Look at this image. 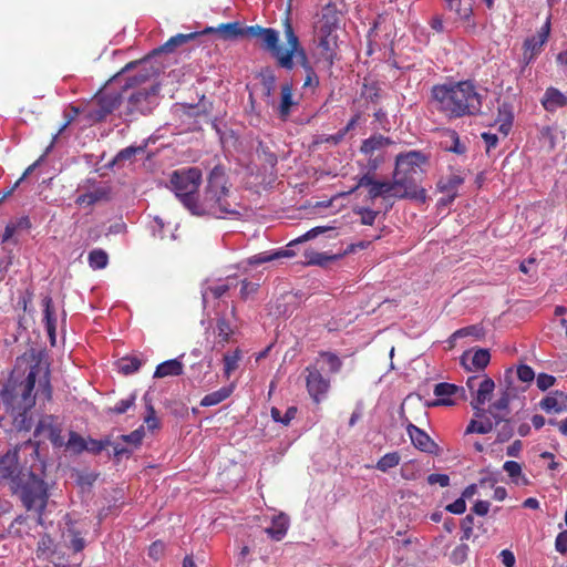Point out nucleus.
<instances>
[{
  "label": "nucleus",
  "instance_id": "1",
  "mask_svg": "<svg viewBox=\"0 0 567 567\" xmlns=\"http://www.w3.org/2000/svg\"><path fill=\"white\" fill-rule=\"evenodd\" d=\"M430 102L449 120L481 114L483 96L470 80L435 84L431 89Z\"/></svg>",
  "mask_w": 567,
  "mask_h": 567
},
{
  "label": "nucleus",
  "instance_id": "2",
  "mask_svg": "<svg viewBox=\"0 0 567 567\" xmlns=\"http://www.w3.org/2000/svg\"><path fill=\"white\" fill-rule=\"evenodd\" d=\"M229 197L226 172L223 166L217 165L210 171L204 193L200 197L197 195L190 214L216 218L239 214L238 205L230 202Z\"/></svg>",
  "mask_w": 567,
  "mask_h": 567
},
{
  "label": "nucleus",
  "instance_id": "3",
  "mask_svg": "<svg viewBox=\"0 0 567 567\" xmlns=\"http://www.w3.org/2000/svg\"><path fill=\"white\" fill-rule=\"evenodd\" d=\"M31 360L32 363L27 375H24V372H20V367L28 361L27 354L17 358L14 369L0 390V399L4 408L17 406L18 404L34 408L35 394L33 392L37 378L41 371V360H35L34 353L31 354Z\"/></svg>",
  "mask_w": 567,
  "mask_h": 567
},
{
  "label": "nucleus",
  "instance_id": "4",
  "mask_svg": "<svg viewBox=\"0 0 567 567\" xmlns=\"http://www.w3.org/2000/svg\"><path fill=\"white\" fill-rule=\"evenodd\" d=\"M425 162L426 157L417 151L396 156L392 181L396 188V198H410L421 203L426 200V190L419 185L422 174L421 166Z\"/></svg>",
  "mask_w": 567,
  "mask_h": 567
},
{
  "label": "nucleus",
  "instance_id": "5",
  "mask_svg": "<svg viewBox=\"0 0 567 567\" xmlns=\"http://www.w3.org/2000/svg\"><path fill=\"white\" fill-rule=\"evenodd\" d=\"M10 489L18 496L28 511H34L41 516L48 505V484L32 470L24 468L10 483Z\"/></svg>",
  "mask_w": 567,
  "mask_h": 567
},
{
  "label": "nucleus",
  "instance_id": "6",
  "mask_svg": "<svg viewBox=\"0 0 567 567\" xmlns=\"http://www.w3.org/2000/svg\"><path fill=\"white\" fill-rule=\"evenodd\" d=\"M172 188L186 209L192 210L202 183V172L197 167L174 171L171 175Z\"/></svg>",
  "mask_w": 567,
  "mask_h": 567
},
{
  "label": "nucleus",
  "instance_id": "7",
  "mask_svg": "<svg viewBox=\"0 0 567 567\" xmlns=\"http://www.w3.org/2000/svg\"><path fill=\"white\" fill-rule=\"evenodd\" d=\"M158 84H152L148 89L137 90L127 96L126 115H146L152 113L158 103Z\"/></svg>",
  "mask_w": 567,
  "mask_h": 567
},
{
  "label": "nucleus",
  "instance_id": "8",
  "mask_svg": "<svg viewBox=\"0 0 567 567\" xmlns=\"http://www.w3.org/2000/svg\"><path fill=\"white\" fill-rule=\"evenodd\" d=\"M138 69L137 73L127 78L125 84L123 85V91H128L130 89L136 87L146 81L151 80L152 78H155L159 74V68L154 66L152 64V55H147L143 60L140 61H132L127 63L115 76L114 79H117L123 73L133 70Z\"/></svg>",
  "mask_w": 567,
  "mask_h": 567
},
{
  "label": "nucleus",
  "instance_id": "9",
  "mask_svg": "<svg viewBox=\"0 0 567 567\" xmlns=\"http://www.w3.org/2000/svg\"><path fill=\"white\" fill-rule=\"evenodd\" d=\"M248 38L257 39L261 49L268 51L279 65V58L282 56V48L279 45V33L272 28H264L258 24L247 27Z\"/></svg>",
  "mask_w": 567,
  "mask_h": 567
},
{
  "label": "nucleus",
  "instance_id": "10",
  "mask_svg": "<svg viewBox=\"0 0 567 567\" xmlns=\"http://www.w3.org/2000/svg\"><path fill=\"white\" fill-rule=\"evenodd\" d=\"M127 91L111 92L106 91L96 95V106L89 111L87 117L93 122H102L105 117L116 110L123 100V94Z\"/></svg>",
  "mask_w": 567,
  "mask_h": 567
},
{
  "label": "nucleus",
  "instance_id": "11",
  "mask_svg": "<svg viewBox=\"0 0 567 567\" xmlns=\"http://www.w3.org/2000/svg\"><path fill=\"white\" fill-rule=\"evenodd\" d=\"M306 386L310 398L320 403L327 395L330 388V380L324 378L316 365L307 367Z\"/></svg>",
  "mask_w": 567,
  "mask_h": 567
},
{
  "label": "nucleus",
  "instance_id": "12",
  "mask_svg": "<svg viewBox=\"0 0 567 567\" xmlns=\"http://www.w3.org/2000/svg\"><path fill=\"white\" fill-rule=\"evenodd\" d=\"M406 433L411 440L412 445L429 455L439 456L442 452L437 443H435L431 436L421 427L415 424L408 422Z\"/></svg>",
  "mask_w": 567,
  "mask_h": 567
},
{
  "label": "nucleus",
  "instance_id": "13",
  "mask_svg": "<svg viewBox=\"0 0 567 567\" xmlns=\"http://www.w3.org/2000/svg\"><path fill=\"white\" fill-rule=\"evenodd\" d=\"M433 393L436 396L435 400L424 402L427 408L435 406H453L455 401L452 399L453 395L461 394L465 398V390L463 386H458L454 383L440 382L434 385Z\"/></svg>",
  "mask_w": 567,
  "mask_h": 567
},
{
  "label": "nucleus",
  "instance_id": "14",
  "mask_svg": "<svg viewBox=\"0 0 567 567\" xmlns=\"http://www.w3.org/2000/svg\"><path fill=\"white\" fill-rule=\"evenodd\" d=\"M360 187L369 188V198L375 199L380 196H393L395 197L396 188L393 182H379L373 178V176L369 173L362 175L359 179L354 188L350 190L353 193Z\"/></svg>",
  "mask_w": 567,
  "mask_h": 567
},
{
  "label": "nucleus",
  "instance_id": "15",
  "mask_svg": "<svg viewBox=\"0 0 567 567\" xmlns=\"http://www.w3.org/2000/svg\"><path fill=\"white\" fill-rule=\"evenodd\" d=\"M31 221L28 216L11 219L2 235V243L20 245L30 235Z\"/></svg>",
  "mask_w": 567,
  "mask_h": 567
},
{
  "label": "nucleus",
  "instance_id": "16",
  "mask_svg": "<svg viewBox=\"0 0 567 567\" xmlns=\"http://www.w3.org/2000/svg\"><path fill=\"white\" fill-rule=\"evenodd\" d=\"M284 33L287 40V49H282V56L279 58V66L286 70H292L295 66L293 55L296 54V50L301 45L289 18L284 22Z\"/></svg>",
  "mask_w": 567,
  "mask_h": 567
},
{
  "label": "nucleus",
  "instance_id": "17",
  "mask_svg": "<svg viewBox=\"0 0 567 567\" xmlns=\"http://www.w3.org/2000/svg\"><path fill=\"white\" fill-rule=\"evenodd\" d=\"M24 468L19 465V450H8L3 455L0 456V482L8 481L12 483V480L22 472Z\"/></svg>",
  "mask_w": 567,
  "mask_h": 567
},
{
  "label": "nucleus",
  "instance_id": "18",
  "mask_svg": "<svg viewBox=\"0 0 567 567\" xmlns=\"http://www.w3.org/2000/svg\"><path fill=\"white\" fill-rule=\"evenodd\" d=\"M247 27H243L240 22H228V23H220L218 27H207L203 31H200V34H208V33H217L220 39L223 40H235L238 38H248V33L246 32Z\"/></svg>",
  "mask_w": 567,
  "mask_h": 567
},
{
  "label": "nucleus",
  "instance_id": "19",
  "mask_svg": "<svg viewBox=\"0 0 567 567\" xmlns=\"http://www.w3.org/2000/svg\"><path fill=\"white\" fill-rule=\"evenodd\" d=\"M33 408H27L25 404H18L17 406L6 408V411L11 414L13 421L12 425L18 432H29L33 426L32 411Z\"/></svg>",
  "mask_w": 567,
  "mask_h": 567
},
{
  "label": "nucleus",
  "instance_id": "20",
  "mask_svg": "<svg viewBox=\"0 0 567 567\" xmlns=\"http://www.w3.org/2000/svg\"><path fill=\"white\" fill-rule=\"evenodd\" d=\"M318 49L320 60L331 68L337 56V38L332 33H323L318 41Z\"/></svg>",
  "mask_w": 567,
  "mask_h": 567
},
{
  "label": "nucleus",
  "instance_id": "21",
  "mask_svg": "<svg viewBox=\"0 0 567 567\" xmlns=\"http://www.w3.org/2000/svg\"><path fill=\"white\" fill-rule=\"evenodd\" d=\"M339 22L340 12L337 9V6L332 2L323 6L319 19L320 31L322 33H332V31L338 28Z\"/></svg>",
  "mask_w": 567,
  "mask_h": 567
},
{
  "label": "nucleus",
  "instance_id": "22",
  "mask_svg": "<svg viewBox=\"0 0 567 567\" xmlns=\"http://www.w3.org/2000/svg\"><path fill=\"white\" fill-rule=\"evenodd\" d=\"M83 532L78 529L72 520L66 523V528L62 534L65 540V546L74 554L81 553L85 546L86 540L83 537Z\"/></svg>",
  "mask_w": 567,
  "mask_h": 567
},
{
  "label": "nucleus",
  "instance_id": "23",
  "mask_svg": "<svg viewBox=\"0 0 567 567\" xmlns=\"http://www.w3.org/2000/svg\"><path fill=\"white\" fill-rule=\"evenodd\" d=\"M112 198V187L107 184L96 186L94 189L80 195L76 198L79 205H94L101 202H109Z\"/></svg>",
  "mask_w": 567,
  "mask_h": 567
},
{
  "label": "nucleus",
  "instance_id": "24",
  "mask_svg": "<svg viewBox=\"0 0 567 567\" xmlns=\"http://www.w3.org/2000/svg\"><path fill=\"white\" fill-rule=\"evenodd\" d=\"M299 104L298 101L293 99L292 93V84L285 83L280 87V103L278 105V115L282 121L288 120L292 112V107Z\"/></svg>",
  "mask_w": 567,
  "mask_h": 567
},
{
  "label": "nucleus",
  "instance_id": "25",
  "mask_svg": "<svg viewBox=\"0 0 567 567\" xmlns=\"http://www.w3.org/2000/svg\"><path fill=\"white\" fill-rule=\"evenodd\" d=\"M182 357L169 359L166 361L161 362L155 368L153 378L154 379H162L165 377H179L184 373V364L182 362Z\"/></svg>",
  "mask_w": 567,
  "mask_h": 567
},
{
  "label": "nucleus",
  "instance_id": "26",
  "mask_svg": "<svg viewBox=\"0 0 567 567\" xmlns=\"http://www.w3.org/2000/svg\"><path fill=\"white\" fill-rule=\"evenodd\" d=\"M463 183H464V178L461 175L456 174V173H451L447 176L442 177L439 181V183H437V188L442 193H446L447 194V199L446 200L442 199V202L444 204L453 202L454 198L456 197L457 188Z\"/></svg>",
  "mask_w": 567,
  "mask_h": 567
},
{
  "label": "nucleus",
  "instance_id": "27",
  "mask_svg": "<svg viewBox=\"0 0 567 567\" xmlns=\"http://www.w3.org/2000/svg\"><path fill=\"white\" fill-rule=\"evenodd\" d=\"M542 104L546 111L555 112L567 106V95L556 87H548L542 99Z\"/></svg>",
  "mask_w": 567,
  "mask_h": 567
},
{
  "label": "nucleus",
  "instance_id": "28",
  "mask_svg": "<svg viewBox=\"0 0 567 567\" xmlns=\"http://www.w3.org/2000/svg\"><path fill=\"white\" fill-rule=\"evenodd\" d=\"M200 32H190V33H178L174 37H171L163 45H161L158 49H155L153 51V55L157 53H172L175 51L176 48L189 42L190 40H194L198 38Z\"/></svg>",
  "mask_w": 567,
  "mask_h": 567
},
{
  "label": "nucleus",
  "instance_id": "29",
  "mask_svg": "<svg viewBox=\"0 0 567 567\" xmlns=\"http://www.w3.org/2000/svg\"><path fill=\"white\" fill-rule=\"evenodd\" d=\"M230 288L231 286L229 284L223 282L221 280L215 285H208L207 280L203 282L200 293L204 309L207 307L209 295H212L214 299H220Z\"/></svg>",
  "mask_w": 567,
  "mask_h": 567
},
{
  "label": "nucleus",
  "instance_id": "30",
  "mask_svg": "<svg viewBox=\"0 0 567 567\" xmlns=\"http://www.w3.org/2000/svg\"><path fill=\"white\" fill-rule=\"evenodd\" d=\"M289 528V518L286 514H280L272 518L271 525L266 528L267 535L276 542L281 540Z\"/></svg>",
  "mask_w": 567,
  "mask_h": 567
},
{
  "label": "nucleus",
  "instance_id": "31",
  "mask_svg": "<svg viewBox=\"0 0 567 567\" xmlns=\"http://www.w3.org/2000/svg\"><path fill=\"white\" fill-rule=\"evenodd\" d=\"M546 43L544 39H540L537 35L527 38L523 44V61L525 65L529 64L536 55H538L543 49V45Z\"/></svg>",
  "mask_w": 567,
  "mask_h": 567
},
{
  "label": "nucleus",
  "instance_id": "32",
  "mask_svg": "<svg viewBox=\"0 0 567 567\" xmlns=\"http://www.w3.org/2000/svg\"><path fill=\"white\" fill-rule=\"evenodd\" d=\"M234 389H235V385L230 384V385L223 386V388L218 389L217 391L206 394L200 400V406L208 408V406H214V405L219 404L220 402L225 401L226 399H228L231 395V393L234 392Z\"/></svg>",
  "mask_w": 567,
  "mask_h": 567
},
{
  "label": "nucleus",
  "instance_id": "33",
  "mask_svg": "<svg viewBox=\"0 0 567 567\" xmlns=\"http://www.w3.org/2000/svg\"><path fill=\"white\" fill-rule=\"evenodd\" d=\"M43 431L48 432V437L55 447H61L64 444L61 435V429L52 423L40 421L34 429V436L40 435Z\"/></svg>",
  "mask_w": 567,
  "mask_h": 567
},
{
  "label": "nucleus",
  "instance_id": "34",
  "mask_svg": "<svg viewBox=\"0 0 567 567\" xmlns=\"http://www.w3.org/2000/svg\"><path fill=\"white\" fill-rule=\"evenodd\" d=\"M56 554L58 546L51 535L47 533L41 535L37 546V556L39 558L49 559L53 558Z\"/></svg>",
  "mask_w": 567,
  "mask_h": 567
},
{
  "label": "nucleus",
  "instance_id": "35",
  "mask_svg": "<svg viewBox=\"0 0 567 567\" xmlns=\"http://www.w3.org/2000/svg\"><path fill=\"white\" fill-rule=\"evenodd\" d=\"M143 365V361L137 357H123L115 362L116 370L123 375L136 373Z\"/></svg>",
  "mask_w": 567,
  "mask_h": 567
},
{
  "label": "nucleus",
  "instance_id": "36",
  "mask_svg": "<svg viewBox=\"0 0 567 567\" xmlns=\"http://www.w3.org/2000/svg\"><path fill=\"white\" fill-rule=\"evenodd\" d=\"M494 389V380L487 375H484L483 380L478 382V388L473 400H476V403H486L491 399Z\"/></svg>",
  "mask_w": 567,
  "mask_h": 567
},
{
  "label": "nucleus",
  "instance_id": "37",
  "mask_svg": "<svg viewBox=\"0 0 567 567\" xmlns=\"http://www.w3.org/2000/svg\"><path fill=\"white\" fill-rule=\"evenodd\" d=\"M42 307H43V326L44 328H50L53 330V327H56V313L53 305V300L50 295H45L42 298Z\"/></svg>",
  "mask_w": 567,
  "mask_h": 567
},
{
  "label": "nucleus",
  "instance_id": "38",
  "mask_svg": "<svg viewBox=\"0 0 567 567\" xmlns=\"http://www.w3.org/2000/svg\"><path fill=\"white\" fill-rule=\"evenodd\" d=\"M391 143L392 141L389 137L381 134L372 135L362 142L360 150L363 154H372L374 151L388 146Z\"/></svg>",
  "mask_w": 567,
  "mask_h": 567
},
{
  "label": "nucleus",
  "instance_id": "39",
  "mask_svg": "<svg viewBox=\"0 0 567 567\" xmlns=\"http://www.w3.org/2000/svg\"><path fill=\"white\" fill-rule=\"evenodd\" d=\"M447 9L454 11L457 18L462 21H467L473 14L471 2L463 3V0H444Z\"/></svg>",
  "mask_w": 567,
  "mask_h": 567
},
{
  "label": "nucleus",
  "instance_id": "40",
  "mask_svg": "<svg viewBox=\"0 0 567 567\" xmlns=\"http://www.w3.org/2000/svg\"><path fill=\"white\" fill-rule=\"evenodd\" d=\"M353 250H342L341 252L328 255L326 252L319 254H312L308 256V264L309 265H317L320 267H327L331 261L339 260L343 258L348 252H352Z\"/></svg>",
  "mask_w": 567,
  "mask_h": 567
},
{
  "label": "nucleus",
  "instance_id": "41",
  "mask_svg": "<svg viewBox=\"0 0 567 567\" xmlns=\"http://www.w3.org/2000/svg\"><path fill=\"white\" fill-rule=\"evenodd\" d=\"M494 429V423L491 417H485L481 421L472 419L465 429V435L477 433L487 434Z\"/></svg>",
  "mask_w": 567,
  "mask_h": 567
},
{
  "label": "nucleus",
  "instance_id": "42",
  "mask_svg": "<svg viewBox=\"0 0 567 567\" xmlns=\"http://www.w3.org/2000/svg\"><path fill=\"white\" fill-rule=\"evenodd\" d=\"M320 359L323 363L321 369L327 367L328 372L338 373L342 368V360L333 352L322 351L320 352Z\"/></svg>",
  "mask_w": 567,
  "mask_h": 567
},
{
  "label": "nucleus",
  "instance_id": "43",
  "mask_svg": "<svg viewBox=\"0 0 567 567\" xmlns=\"http://www.w3.org/2000/svg\"><path fill=\"white\" fill-rule=\"evenodd\" d=\"M144 436L145 427L144 425H140L136 430L132 431L131 433L120 435L118 439L122 442L126 443L127 446H132L138 450L143 443Z\"/></svg>",
  "mask_w": 567,
  "mask_h": 567
},
{
  "label": "nucleus",
  "instance_id": "44",
  "mask_svg": "<svg viewBox=\"0 0 567 567\" xmlns=\"http://www.w3.org/2000/svg\"><path fill=\"white\" fill-rule=\"evenodd\" d=\"M297 411V406L291 405L286 410L285 414L281 415L280 410L276 406H272L270 410V415L276 423L288 426L290 422L296 417Z\"/></svg>",
  "mask_w": 567,
  "mask_h": 567
},
{
  "label": "nucleus",
  "instance_id": "45",
  "mask_svg": "<svg viewBox=\"0 0 567 567\" xmlns=\"http://www.w3.org/2000/svg\"><path fill=\"white\" fill-rule=\"evenodd\" d=\"M296 256L295 250H276L272 255H257L249 259L250 265H260L279 258H292Z\"/></svg>",
  "mask_w": 567,
  "mask_h": 567
},
{
  "label": "nucleus",
  "instance_id": "46",
  "mask_svg": "<svg viewBox=\"0 0 567 567\" xmlns=\"http://www.w3.org/2000/svg\"><path fill=\"white\" fill-rule=\"evenodd\" d=\"M485 328L482 324L477 323L454 331L453 338L474 337L475 339L481 340L485 337Z\"/></svg>",
  "mask_w": 567,
  "mask_h": 567
},
{
  "label": "nucleus",
  "instance_id": "47",
  "mask_svg": "<svg viewBox=\"0 0 567 567\" xmlns=\"http://www.w3.org/2000/svg\"><path fill=\"white\" fill-rule=\"evenodd\" d=\"M87 261L93 270H100L107 266L109 255L106 250H90Z\"/></svg>",
  "mask_w": 567,
  "mask_h": 567
},
{
  "label": "nucleus",
  "instance_id": "48",
  "mask_svg": "<svg viewBox=\"0 0 567 567\" xmlns=\"http://www.w3.org/2000/svg\"><path fill=\"white\" fill-rule=\"evenodd\" d=\"M538 406L546 413H551V412L561 413V412L567 411L566 404H560L558 402V399L553 396L551 394L543 398L539 401Z\"/></svg>",
  "mask_w": 567,
  "mask_h": 567
},
{
  "label": "nucleus",
  "instance_id": "49",
  "mask_svg": "<svg viewBox=\"0 0 567 567\" xmlns=\"http://www.w3.org/2000/svg\"><path fill=\"white\" fill-rule=\"evenodd\" d=\"M241 359V351L236 349L234 352L224 354V375L228 379L233 371L238 368V362Z\"/></svg>",
  "mask_w": 567,
  "mask_h": 567
},
{
  "label": "nucleus",
  "instance_id": "50",
  "mask_svg": "<svg viewBox=\"0 0 567 567\" xmlns=\"http://www.w3.org/2000/svg\"><path fill=\"white\" fill-rule=\"evenodd\" d=\"M400 454L399 452H389L386 454H384L378 462H377V465H375V468L385 473L388 472L390 468H393L395 466L399 465L400 463Z\"/></svg>",
  "mask_w": 567,
  "mask_h": 567
},
{
  "label": "nucleus",
  "instance_id": "51",
  "mask_svg": "<svg viewBox=\"0 0 567 567\" xmlns=\"http://www.w3.org/2000/svg\"><path fill=\"white\" fill-rule=\"evenodd\" d=\"M470 554V547L467 544L462 542L460 545H457L450 554L449 560L452 565L460 566L464 564Z\"/></svg>",
  "mask_w": 567,
  "mask_h": 567
},
{
  "label": "nucleus",
  "instance_id": "52",
  "mask_svg": "<svg viewBox=\"0 0 567 567\" xmlns=\"http://www.w3.org/2000/svg\"><path fill=\"white\" fill-rule=\"evenodd\" d=\"M37 393H40L48 401L52 399L51 373L49 367L45 368L43 375L39 379Z\"/></svg>",
  "mask_w": 567,
  "mask_h": 567
},
{
  "label": "nucleus",
  "instance_id": "53",
  "mask_svg": "<svg viewBox=\"0 0 567 567\" xmlns=\"http://www.w3.org/2000/svg\"><path fill=\"white\" fill-rule=\"evenodd\" d=\"M111 444H113V442L111 441V436H105L101 440H96V439H92V437H89V441H86V447L85 451L93 454V455H97L100 454L106 446H110Z\"/></svg>",
  "mask_w": 567,
  "mask_h": 567
},
{
  "label": "nucleus",
  "instance_id": "54",
  "mask_svg": "<svg viewBox=\"0 0 567 567\" xmlns=\"http://www.w3.org/2000/svg\"><path fill=\"white\" fill-rule=\"evenodd\" d=\"M34 298V291L31 287L24 289L18 298V307H20L24 312L33 313L34 309L32 307V301Z\"/></svg>",
  "mask_w": 567,
  "mask_h": 567
},
{
  "label": "nucleus",
  "instance_id": "55",
  "mask_svg": "<svg viewBox=\"0 0 567 567\" xmlns=\"http://www.w3.org/2000/svg\"><path fill=\"white\" fill-rule=\"evenodd\" d=\"M137 398L136 391H133L128 398L120 400L113 408L110 409L111 413L124 414L128 409L135 405Z\"/></svg>",
  "mask_w": 567,
  "mask_h": 567
},
{
  "label": "nucleus",
  "instance_id": "56",
  "mask_svg": "<svg viewBox=\"0 0 567 567\" xmlns=\"http://www.w3.org/2000/svg\"><path fill=\"white\" fill-rule=\"evenodd\" d=\"M514 435V424L513 419L506 420L497 431L495 443H505L508 442Z\"/></svg>",
  "mask_w": 567,
  "mask_h": 567
},
{
  "label": "nucleus",
  "instance_id": "57",
  "mask_svg": "<svg viewBox=\"0 0 567 567\" xmlns=\"http://www.w3.org/2000/svg\"><path fill=\"white\" fill-rule=\"evenodd\" d=\"M68 447L73 450V452L80 454L85 451L86 440L83 439L79 433L71 431L69 434V440L66 443Z\"/></svg>",
  "mask_w": 567,
  "mask_h": 567
},
{
  "label": "nucleus",
  "instance_id": "58",
  "mask_svg": "<svg viewBox=\"0 0 567 567\" xmlns=\"http://www.w3.org/2000/svg\"><path fill=\"white\" fill-rule=\"evenodd\" d=\"M491 361V354L487 349H477L472 358V364L478 369L484 370Z\"/></svg>",
  "mask_w": 567,
  "mask_h": 567
},
{
  "label": "nucleus",
  "instance_id": "59",
  "mask_svg": "<svg viewBox=\"0 0 567 567\" xmlns=\"http://www.w3.org/2000/svg\"><path fill=\"white\" fill-rule=\"evenodd\" d=\"M216 329L218 337L220 338V341L223 343L228 342L233 333V330L230 328L228 320L225 317L217 318Z\"/></svg>",
  "mask_w": 567,
  "mask_h": 567
},
{
  "label": "nucleus",
  "instance_id": "60",
  "mask_svg": "<svg viewBox=\"0 0 567 567\" xmlns=\"http://www.w3.org/2000/svg\"><path fill=\"white\" fill-rule=\"evenodd\" d=\"M113 446V457L115 463H118L123 457L130 458L137 449L127 445H121L120 443L111 444Z\"/></svg>",
  "mask_w": 567,
  "mask_h": 567
},
{
  "label": "nucleus",
  "instance_id": "61",
  "mask_svg": "<svg viewBox=\"0 0 567 567\" xmlns=\"http://www.w3.org/2000/svg\"><path fill=\"white\" fill-rule=\"evenodd\" d=\"M474 527V516L472 514L466 515L461 520L462 535L460 540L465 542L472 537Z\"/></svg>",
  "mask_w": 567,
  "mask_h": 567
},
{
  "label": "nucleus",
  "instance_id": "62",
  "mask_svg": "<svg viewBox=\"0 0 567 567\" xmlns=\"http://www.w3.org/2000/svg\"><path fill=\"white\" fill-rule=\"evenodd\" d=\"M449 137L452 144L446 147L447 151L453 152L457 155H463L466 152V145L461 142L458 134L455 131H449Z\"/></svg>",
  "mask_w": 567,
  "mask_h": 567
},
{
  "label": "nucleus",
  "instance_id": "63",
  "mask_svg": "<svg viewBox=\"0 0 567 567\" xmlns=\"http://www.w3.org/2000/svg\"><path fill=\"white\" fill-rule=\"evenodd\" d=\"M261 84L265 90V95L270 96L274 93L276 84V76L271 70H267L262 74Z\"/></svg>",
  "mask_w": 567,
  "mask_h": 567
},
{
  "label": "nucleus",
  "instance_id": "64",
  "mask_svg": "<svg viewBox=\"0 0 567 567\" xmlns=\"http://www.w3.org/2000/svg\"><path fill=\"white\" fill-rule=\"evenodd\" d=\"M556 383V378L551 374L542 372L536 378L537 388L545 392Z\"/></svg>",
  "mask_w": 567,
  "mask_h": 567
}]
</instances>
